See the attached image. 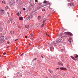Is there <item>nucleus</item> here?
<instances>
[{"mask_svg": "<svg viewBox=\"0 0 78 78\" xmlns=\"http://www.w3.org/2000/svg\"><path fill=\"white\" fill-rule=\"evenodd\" d=\"M47 4L45 5H42L40 7H38V9H40L41 8H43V7H44V6H47Z\"/></svg>", "mask_w": 78, "mask_h": 78, "instance_id": "7ed1b4c3", "label": "nucleus"}, {"mask_svg": "<svg viewBox=\"0 0 78 78\" xmlns=\"http://www.w3.org/2000/svg\"><path fill=\"white\" fill-rule=\"evenodd\" d=\"M18 28H19V29H21V27L20 26H19Z\"/></svg>", "mask_w": 78, "mask_h": 78, "instance_id": "393cba45", "label": "nucleus"}, {"mask_svg": "<svg viewBox=\"0 0 78 78\" xmlns=\"http://www.w3.org/2000/svg\"><path fill=\"white\" fill-rule=\"evenodd\" d=\"M57 69H59V68H57Z\"/></svg>", "mask_w": 78, "mask_h": 78, "instance_id": "37998d69", "label": "nucleus"}, {"mask_svg": "<svg viewBox=\"0 0 78 78\" xmlns=\"http://www.w3.org/2000/svg\"><path fill=\"white\" fill-rule=\"evenodd\" d=\"M70 57L71 58H72V59H73V60H74V61H76V59L75 58L72 56H71Z\"/></svg>", "mask_w": 78, "mask_h": 78, "instance_id": "f8f14e48", "label": "nucleus"}, {"mask_svg": "<svg viewBox=\"0 0 78 78\" xmlns=\"http://www.w3.org/2000/svg\"><path fill=\"white\" fill-rule=\"evenodd\" d=\"M46 78H48L47 77Z\"/></svg>", "mask_w": 78, "mask_h": 78, "instance_id": "09e8293b", "label": "nucleus"}, {"mask_svg": "<svg viewBox=\"0 0 78 78\" xmlns=\"http://www.w3.org/2000/svg\"><path fill=\"white\" fill-rule=\"evenodd\" d=\"M6 52H4V53H3V55H6Z\"/></svg>", "mask_w": 78, "mask_h": 78, "instance_id": "c85d7f7f", "label": "nucleus"}, {"mask_svg": "<svg viewBox=\"0 0 78 78\" xmlns=\"http://www.w3.org/2000/svg\"><path fill=\"white\" fill-rule=\"evenodd\" d=\"M78 58V55H76V56H75V58Z\"/></svg>", "mask_w": 78, "mask_h": 78, "instance_id": "b1692460", "label": "nucleus"}, {"mask_svg": "<svg viewBox=\"0 0 78 78\" xmlns=\"http://www.w3.org/2000/svg\"><path fill=\"white\" fill-rule=\"evenodd\" d=\"M7 44H9V42H7Z\"/></svg>", "mask_w": 78, "mask_h": 78, "instance_id": "58836bf2", "label": "nucleus"}, {"mask_svg": "<svg viewBox=\"0 0 78 78\" xmlns=\"http://www.w3.org/2000/svg\"><path fill=\"white\" fill-rule=\"evenodd\" d=\"M71 40H72V38H69V39H68V41H69V42H70V44H71Z\"/></svg>", "mask_w": 78, "mask_h": 78, "instance_id": "9d476101", "label": "nucleus"}, {"mask_svg": "<svg viewBox=\"0 0 78 78\" xmlns=\"http://www.w3.org/2000/svg\"><path fill=\"white\" fill-rule=\"evenodd\" d=\"M16 15H17V16H19L20 14H19V12H17L16 13Z\"/></svg>", "mask_w": 78, "mask_h": 78, "instance_id": "412c9836", "label": "nucleus"}, {"mask_svg": "<svg viewBox=\"0 0 78 78\" xmlns=\"http://www.w3.org/2000/svg\"><path fill=\"white\" fill-rule=\"evenodd\" d=\"M42 11H45V9H43L42 10Z\"/></svg>", "mask_w": 78, "mask_h": 78, "instance_id": "473e14b6", "label": "nucleus"}, {"mask_svg": "<svg viewBox=\"0 0 78 78\" xmlns=\"http://www.w3.org/2000/svg\"><path fill=\"white\" fill-rule=\"evenodd\" d=\"M41 17L40 16H38V19L39 20H40V19H41Z\"/></svg>", "mask_w": 78, "mask_h": 78, "instance_id": "a211bd4d", "label": "nucleus"}, {"mask_svg": "<svg viewBox=\"0 0 78 78\" xmlns=\"http://www.w3.org/2000/svg\"><path fill=\"white\" fill-rule=\"evenodd\" d=\"M63 47V49H61V51H62V52H63V50H64V47Z\"/></svg>", "mask_w": 78, "mask_h": 78, "instance_id": "4468645a", "label": "nucleus"}, {"mask_svg": "<svg viewBox=\"0 0 78 78\" xmlns=\"http://www.w3.org/2000/svg\"><path fill=\"white\" fill-rule=\"evenodd\" d=\"M60 70H67V69L64 67L60 68Z\"/></svg>", "mask_w": 78, "mask_h": 78, "instance_id": "39448f33", "label": "nucleus"}, {"mask_svg": "<svg viewBox=\"0 0 78 78\" xmlns=\"http://www.w3.org/2000/svg\"><path fill=\"white\" fill-rule=\"evenodd\" d=\"M50 51H51L53 50H54V48L53 47H50Z\"/></svg>", "mask_w": 78, "mask_h": 78, "instance_id": "9b49d317", "label": "nucleus"}, {"mask_svg": "<svg viewBox=\"0 0 78 78\" xmlns=\"http://www.w3.org/2000/svg\"><path fill=\"white\" fill-rule=\"evenodd\" d=\"M23 67H22V68H23Z\"/></svg>", "mask_w": 78, "mask_h": 78, "instance_id": "de8ad7c7", "label": "nucleus"}, {"mask_svg": "<svg viewBox=\"0 0 78 78\" xmlns=\"http://www.w3.org/2000/svg\"><path fill=\"white\" fill-rule=\"evenodd\" d=\"M43 3H46V5H48V4H50V3L49 2H47V1H45L44 2H43Z\"/></svg>", "mask_w": 78, "mask_h": 78, "instance_id": "6e6552de", "label": "nucleus"}, {"mask_svg": "<svg viewBox=\"0 0 78 78\" xmlns=\"http://www.w3.org/2000/svg\"><path fill=\"white\" fill-rule=\"evenodd\" d=\"M28 28L27 27V28Z\"/></svg>", "mask_w": 78, "mask_h": 78, "instance_id": "8fccbe9b", "label": "nucleus"}, {"mask_svg": "<svg viewBox=\"0 0 78 78\" xmlns=\"http://www.w3.org/2000/svg\"><path fill=\"white\" fill-rule=\"evenodd\" d=\"M2 3H3L4 4H5V5L6 4V2L5 1H2Z\"/></svg>", "mask_w": 78, "mask_h": 78, "instance_id": "dca6fc26", "label": "nucleus"}, {"mask_svg": "<svg viewBox=\"0 0 78 78\" xmlns=\"http://www.w3.org/2000/svg\"><path fill=\"white\" fill-rule=\"evenodd\" d=\"M25 38H27V37H28V36H25Z\"/></svg>", "mask_w": 78, "mask_h": 78, "instance_id": "72a5a7b5", "label": "nucleus"}, {"mask_svg": "<svg viewBox=\"0 0 78 78\" xmlns=\"http://www.w3.org/2000/svg\"><path fill=\"white\" fill-rule=\"evenodd\" d=\"M4 10H1L0 9V14L1 15H2L4 13Z\"/></svg>", "mask_w": 78, "mask_h": 78, "instance_id": "f03ea898", "label": "nucleus"}, {"mask_svg": "<svg viewBox=\"0 0 78 78\" xmlns=\"http://www.w3.org/2000/svg\"><path fill=\"white\" fill-rule=\"evenodd\" d=\"M67 67H68V65H67Z\"/></svg>", "mask_w": 78, "mask_h": 78, "instance_id": "49530a36", "label": "nucleus"}, {"mask_svg": "<svg viewBox=\"0 0 78 78\" xmlns=\"http://www.w3.org/2000/svg\"><path fill=\"white\" fill-rule=\"evenodd\" d=\"M58 66H63V64L61 62H58Z\"/></svg>", "mask_w": 78, "mask_h": 78, "instance_id": "423d86ee", "label": "nucleus"}, {"mask_svg": "<svg viewBox=\"0 0 78 78\" xmlns=\"http://www.w3.org/2000/svg\"><path fill=\"white\" fill-rule=\"evenodd\" d=\"M36 59H37V58H35L33 60V61H36Z\"/></svg>", "mask_w": 78, "mask_h": 78, "instance_id": "4be33fe9", "label": "nucleus"}, {"mask_svg": "<svg viewBox=\"0 0 78 78\" xmlns=\"http://www.w3.org/2000/svg\"><path fill=\"white\" fill-rule=\"evenodd\" d=\"M17 49H18V48H16V49L17 50Z\"/></svg>", "mask_w": 78, "mask_h": 78, "instance_id": "ea45409f", "label": "nucleus"}, {"mask_svg": "<svg viewBox=\"0 0 78 78\" xmlns=\"http://www.w3.org/2000/svg\"><path fill=\"white\" fill-rule=\"evenodd\" d=\"M17 40H18V39H16V40H15V41H14L15 42H16V41H17Z\"/></svg>", "mask_w": 78, "mask_h": 78, "instance_id": "f704fd0d", "label": "nucleus"}, {"mask_svg": "<svg viewBox=\"0 0 78 78\" xmlns=\"http://www.w3.org/2000/svg\"><path fill=\"white\" fill-rule=\"evenodd\" d=\"M9 47V46H8V47H7V48H8Z\"/></svg>", "mask_w": 78, "mask_h": 78, "instance_id": "c03bdc74", "label": "nucleus"}, {"mask_svg": "<svg viewBox=\"0 0 78 78\" xmlns=\"http://www.w3.org/2000/svg\"><path fill=\"white\" fill-rule=\"evenodd\" d=\"M23 53H22V54L20 56H23Z\"/></svg>", "mask_w": 78, "mask_h": 78, "instance_id": "2f4dec72", "label": "nucleus"}, {"mask_svg": "<svg viewBox=\"0 0 78 78\" xmlns=\"http://www.w3.org/2000/svg\"><path fill=\"white\" fill-rule=\"evenodd\" d=\"M60 36H62V34H60Z\"/></svg>", "mask_w": 78, "mask_h": 78, "instance_id": "c9c22d12", "label": "nucleus"}, {"mask_svg": "<svg viewBox=\"0 0 78 78\" xmlns=\"http://www.w3.org/2000/svg\"><path fill=\"white\" fill-rule=\"evenodd\" d=\"M44 25H45V24L43 23L42 24V26H41V27L42 28V27H44Z\"/></svg>", "mask_w": 78, "mask_h": 78, "instance_id": "5701e85b", "label": "nucleus"}, {"mask_svg": "<svg viewBox=\"0 0 78 78\" xmlns=\"http://www.w3.org/2000/svg\"><path fill=\"white\" fill-rule=\"evenodd\" d=\"M35 2H37V0H35Z\"/></svg>", "mask_w": 78, "mask_h": 78, "instance_id": "7c9ffc66", "label": "nucleus"}, {"mask_svg": "<svg viewBox=\"0 0 78 78\" xmlns=\"http://www.w3.org/2000/svg\"><path fill=\"white\" fill-rule=\"evenodd\" d=\"M8 14H9V12H7Z\"/></svg>", "mask_w": 78, "mask_h": 78, "instance_id": "4c0bfd02", "label": "nucleus"}, {"mask_svg": "<svg viewBox=\"0 0 78 78\" xmlns=\"http://www.w3.org/2000/svg\"><path fill=\"white\" fill-rule=\"evenodd\" d=\"M49 71L50 72V73H51L52 72H53V71H51V70H49Z\"/></svg>", "mask_w": 78, "mask_h": 78, "instance_id": "6ab92c4d", "label": "nucleus"}, {"mask_svg": "<svg viewBox=\"0 0 78 78\" xmlns=\"http://www.w3.org/2000/svg\"><path fill=\"white\" fill-rule=\"evenodd\" d=\"M51 45H56V43L54 41H53L51 44Z\"/></svg>", "mask_w": 78, "mask_h": 78, "instance_id": "1a4fd4ad", "label": "nucleus"}, {"mask_svg": "<svg viewBox=\"0 0 78 78\" xmlns=\"http://www.w3.org/2000/svg\"><path fill=\"white\" fill-rule=\"evenodd\" d=\"M30 35V36H33V34L32 33H31Z\"/></svg>", "mask_w": 78, "mask_h": 78, "instance_id": "bb28decb", "label": "nucleus"}, {"mask_svg": "<svg viewBox=\"0 0 78 78\" xmlns=\"http://www.w3.org/2000/svg\"><path fill=\"white\" fill-rule=\"evenodd\" d=\"M41 57L42 58H44V57L43 56H42V55H41Z\"/></svg>", "mask_w": 78, "mask_h": 78, "instance_id": "e433bc0d", "label": "nucleus"}, {"mask_svg": "<svg viewBox=\"0 0 78 78\" xmlns=\"http://www.w3.org/2000/svg\"><path fill=\"white\" fill-rule=\"evenodd\" d=\"M46 20H45L43 21V23H44L45 22H46Z\"/></svg>", "mask_w": 78, "mask_h": 78, "instance_id": "a878e982", "label": "nucleus"}, {"mask_svg": "<svg viewBox=\"0 0 78 78\" xmlns=\"http://www.w3.org/2000/svg\"><path fill=\"white\" fill-rule=\"evenodd\" d=\"M10 33H11V34H14V31H13V32L12 31H11Z\"/></svg>", "mask_w": 78, "mask_h": 78, "instance_id": "2eb2a0df", "label": "nucleus"}, {"mask_svg": "<svg viewBox=\"0 0 78 78\" xmlns=\"http://www.w3.org/2000/svg\"><path fill=\"white\" fill-rule=\"evenodd\" d=\"M5 78H6V77H5Z\"/></svg>", "mask_w": 78, "mask_h": 78, "instance_id": "a18cd8bd", "label": "nucleus"}, {"mask_svg": "<svg viewBox=\"0 0 78 78\" xmlns=\"http://www.w3.org/2000/svg\"><path fill=\"white\" fill-rule=\"evenodd\" d=\"M29 45H31V44H29Z\"/></svg>", "mask_w": 78, "mask_h": 78, "instance_id": "79ce46f5", "label": "nucleus"}, {"mask_svg": "<svg viewBox=\"0 0 78 78\" xmlns=\"http://www.w3.org/2000/svg\"><path fill=\"white\" fill-rule=\"evenodd\" d=\"M49 36H49V35H48Z\"/></svg>", "mask_w": 78, "mask_h": 78, "instance_id": "3c124183", "label": "nucleus"}, {"mask_svg": "<svg viewBox=\"0 0 78 78\" xmlns=\"http://www.w3.org/2000/svg\"><path fill=\"white\" fill-rule=\"evenodd\" d=\"M60 41L59 40H58V41H56V42L57 43H58H58L60 42H62V41H61V40H62V38H60Z\"/></svg>", "mask_w": 78, "mask_h": 78, "instance_id": "0eeeda50", "label": "nucleus"}, {"mask_svg": "<svg viewBox=\"0 0 78 78\" xmlns=\"http://www.w3.org/2000/svg\"><path fill=\"white\" fill-rule=\"evenodd\" d=\"M23 10H24V11H25V8H23Z\"/></svg>", "mask_w": 78, "mask_h": 78, "instance_id": "c756f323", "label": "nucleus"}, {"mask_svg": "<svg viewBox=\"0 0 78 78\" xmlns=\"http://www.w3.org/2000/svg\"><path fill=\"white\" fill-rule=\"evenodd\" d=\"M64 34H67V35H69V36H73V34H72V33L69 32H65Z\"/></svg>", "mask_w": 78, "mask_h": 78, "instance_id": "f257e3e1", "label": "nucleus"}, {"mask_svg": "<svg viewBox=\"0 0 78 78\" xmlns=\"http://www.w3.org/2000/svg\"><path fill=\"white\" fill-rule=\"evenodd\" d=\"M8 9V6H6L5 8V9Z\"/></svg>", "mask_w": 78, "mask_h": 78, "instance_id": "f3484780", "label": "nucleus"}, {"mask_svg": "<svg viewBox=\"0 0 78 78\" xmlns=\"http://www.w3.org/2000/svg\"><path fill=\"white\" fill-rule=\"evenodd\" d=\"M30 5L32 7L33 6V4H30Z\"/></svg>", "mask_w": 78, "mask_h": 78, "instance_id": "cd10ccee", "label": "nucleus"}, {"mask_svg": "<svg viewBox=\"0 0 78 78\" xmlns=\"http://www.w3.org/2000/svg\"><path fill=\"white\" fill-rule=\"evenodd\" d=\"M68 5L69 6H74V3H69L68 4Z\"/></svg>", "mask_w": 78, "mask_h": 78, "instance_id": "20e7f679", "label": "nucleus"}, {"mask_svg": "<svg viewBox=\"0 0 78 78\" xmlns=\"http://www.w3.org/2000/svg\"><path fill=\"white\" fill-rule=\"evenodd\" d=\"M3 30V29H2V28L0 27V31H2V30Z\"/></svg>", "mask_w": 78, "mask_h": 78, "instance_id": "aec40b11", "label": "nucleus"}, {"mask_svg": "<svg viewBox=\"0 0 78 78\" xmlns=\"http://www.w3.org/2000/svg\"><path fill=\"white\" fill-rule=\"evenodd\" d=\"M19 20H23V17H20L19 18Z\"/></svg>", "mask_w": 78, "mask_h": 78, "instance_id": "ddd939ff", "label": "nucleus"}, {"mask_svg": "<svg viewBox=\"0 0 78 78\" xmlns=\"http://www.w3.org/2000/svg\"><path fill=\"white\" fill-rule=\"evenodd\" d=\"M29 18H30V16H29Z\"/></svg>", "mask_w": 78, "mask_h": 78, "instance_id": "a19ab883", "label": "nucleus"}]
</instances>
